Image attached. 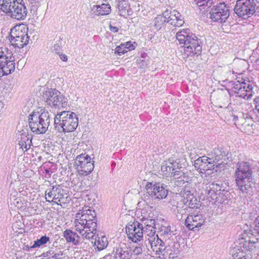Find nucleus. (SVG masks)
Returning <instances> with one entry per match:
<instances>
[{
	"label": "nucleus",
	"mask_w": 259,
	"mask_h": 259,
	"mask_svg": "<svg viewBox=\"0 0 259 259\" xmlns=\"http://www.w3.org/2000/svg\"><path fill=\"white\" fill-rule=\"evenodd\" d=\"M177 39L180 44H183L184 52L187 57L198 56L201 53L202 41L189 29H183L177 33Z\"/></svg>",
	"instance_id": "1"
},
{
	"label": "nucleus",
	"mask_w": 259,
	"mask_h": 259,
	"mask_svg": "<svg viewBox=\"0 0 259 259\" xmlns=\"http://www.w3.org/2000/svg\"><path fill=\"white\" fill-rule=\"evenodd\" d=\"M235 178L236 185L240 191L246 194L251 191L252 170L248 162L240 161L237 163Z\"/></svg>",
	"instance_id": "2"
},
{
	"label": "nucleus",
	"mask_w": 259,
	"mask_h": 259,
	"mask_svg": "<svg viewBox=\"0 0 259 259\" xmlns=\"http://www.w3.org/2000/svg\"><path fill=\"white\" fill-rule=\"evenodd\" d=\"M78 124V117L72 112L64 111L57 113L54 117L55 128L59 133L72 132L77 128Z\"/></svg>",
	"instance_id": "3"
},
{
	"label": "nucleus",
	"mask_w": 259,
	"mask_h": 259,
	"mask_svg": "<svg viewBox=\"0 0 259 259\" xmlns=\"http://www.w3.org/2000/svg\"><path fill=\"white\" fill-rule=\"evenodd\" d=\"M0 10L17 20L25 19L27 9L23 0H0Z\"/></svg>",
	"instance_id": "4"
},
{
	"label": "nucleus",
	"mask_w": 259,
	"mask_h": 259,
	"mask_svg": "<svg viewBox=\"0 0 259 259\" xmlns=\"http://www.w3.org/2000/svg\"><path fill=\"white\" fill-rule=\"evenodd\" d=\"M29 126L31 131L36 134H44L50 125V114L47 111L40 110L34 111L29 116Z\"/></svg>",
	"instance_id": "5"
},
{
	"label": "nucleus",
	"mask_w": 259,
	"mask_h": 259,
	"mask_svg": "<svg viewBox=\"0 0 259 259\" xmlns=\"http://www.w3.org/2000/svg\"><path fill=\"white\" fill-rule=\"evenodd\" d=\"M145 192L141 196L144 201L149 202L152 198L161 200L166 197L168 194L167 186L160 183H147L145 186Z\"/></svg>",
	"instance_id": "6"
},
{
	"label": "nucleus",
	"mask_w": 259,
	"mask_h": 259,
	"mask_svg": "<svg viewBox=\"0 0 259 259\" xmlns=\"http://www.w3.org/2000/svg\"><path fill=\"white\" fill-rule=\"evenodd\" d=\"M42 98L50 106L59 109L67 106V99L56 89L47 88L43 92Z\"/></svg>",
	"instance_id": "7"
},
{
	"label": "nucleus",
	"mask_w": 259,
	"mask_h": 259,
	"mask_svg": "<svg viewBox=\"0 0 259 259\" xmlns=\"http://www.w3.org/2000/svg\"><path fill=\"white\" fill-rule=\"evenodd\" d=\"M12 52L7 48H0V77L8 75L15 69Z\"/></svg>",
	"instance_id": "8"
},
{
	"label": "nucleus",
	"mask_w": 259,
	"mask_h": 259,
	"mask_svg": "<svg viewBox=\"0 0 259 259\" xmlns=\"http://www.w3.org/2000/svg\"><path fill=\"white\" fill-rule=\"evenodd\" d=\"M226 163L224 162L218 163L216 164L211 160H209L207 156H202L198 158L195 161L194 166L196 168L199 169L201 174H204L207 175H210L214 172L220 171L221 169H224Z\"/></svg>",
	"instance_id": "9"
},
{
	"label": "nucleus",
	"mask_w": 259,
	"mask_h": 259,
	"mask_svg": "<svg viewBox=\"0 0 259 259\" xmlns=\"http://www.w3.org/2000/svg\"><path fill=\"white\" fill-rule=\"evenodd\" d=\"M255 7L254 0H237L234 10L238 17L245 19L255 13Z\"/></svg>",
	"instance_id": "10"
},
{
	"label": "nucleus",
	"mask_w": 259,
	"mask_h": 259,
	"mask_svg": "<svg viewBox=\"0 0 259 259\" xmlns=\"http://www.w3.org/2000/svg\"><path fill=\"white\" fill-rule=\"evenodd\" d=\"M88 155L81 154L76 156L74 161V165L79 175L87 176L94 169V161Z\"/></svg>",
	"instance_id": "11"
},
{
	"label": "nucleus",
	"mask_w": 259,
	"mask_h": 259,
	"mask_svg": "<svg viewBox=\"0 0 259 259\" xmlns=\"http://www.w3.org/2000/svg\"><path fill=\"white\" fill-rule=\"evenodd\" d=\"M76 231L83 239H93L97 233V224L96 222H88L87 223H74Z\"/></svg>",
	"instance_id": "12"
},
{
	"label": "nucleus",
	"mask_w": 259,
	"mask_h": 259,
	"mask_svg": "<svg viewBox=\"0 0 259 259\" xmlns=\"http://www.w3.org/2000/svg\"><path fill=\"white\" fill-rule=\"evenodd\" d=\"M126 233L133 242L141 241L144 236L143 224L137 221L131 222L126 226Z\"/></svg>",
	"instance_id": "13"
},
{
	"label": "nucleus",
	"mask_w": 259,
	"mask_h": 259,
	"mask_svg": "<svg viewBox=\"0 0 259 259\" xmlns=\"http://www.w3.org/2000/svg\"><path fill=\"white\" fill-rule=\"evenodd\" d=\"M209 14V18L213 22H225L230 15L229 7L224 2L220 3L211 9Z\"/></svg>",
	"instance_id": "14"
},
{
	"label": "nucleus",
	"mask_w": 259,
	"mask_h": 259,
	"mask_svg": "<svg viewBox=\"0 0 259 259\" xmlns=\"http://www.w3.org/2000/svg\"><path fill=\"white\" fill-rule=\"evenodd\" d=\"M182 167L179 161L169 158L167 161H164L161 166V170L163 175L166 177H172L175 172Z\"/></svg>",
	"instance_id": "15"
},
{
	"label": "nucleus",
	"mask_w": 259,
	"mask_h": 259,
	"mask_svg": "<svg viewBox=\"0 0 259 259\" xmlns=\"http://www.w3.org/2000/svg\"><path fill=\"white\" fill-rule=\"evenodd\" d=\"M96 215L95 211L90 209L79 210L76 214L74 223L81 222L82 225H84V222L87 223L88 222H96L97 223Z\"/></svg>",
	"instance_id": "16"
},
{
	"label": "nucleus",
	"mask_w": 259,
	"mask_h": 259,
	"mask_svg": "<svg viewBox=\"0 0 259 259\" xmlns=\"http://www.w3.org/2000/svg\"><path fill=\"white\" fill-rule=\"evenodd\" d=\"M205 219L202 214H191L187 216L185 220V225L190 230H195V228H198L203 225Z\"/></svg>",
	"instance_id": "17"
},
{
	"label": "nucleus",
	"mask_w": 259,
	"mask_h": 259,
	"mask_svg": "<svg viewBox=\"0 0 259 259\" xmlns=\"http://www.w3.org/2000/svg\"><path fill=\"white\" fill-rule=\"evenodd\" d=\"M166 17L167 23L175 27L182 26L184 23L182 15L175 10H168L167 16Z\"/></svg>",
	"instance_id": "18"
},
{
	"label": "nucleus",
	"mask_w": 259,
	"mask_h": 259,
	"mask_svg": "<svg viewBox=\"0 0 259 259\" xmlns=\"http://www.w3.org/2000/svg\"><path fill=\"white\" fill-rule=\"evenodd\" d=\"M228 153L222 147H216L214 148L208 154L207 158L216 164L223 162L222 160L227 155Z\"/></svg>",
	"instance_id": "19"
},
{
	"label": "nucleus",
	"mask_w": 259,
	"mask_h": 259,
	"mask_svg": "<svg viewBox=\"0 0 259 259\" xmlns=\"http://www.w3.org/2000/svg\"><path fill=\"white\" fill-rule=\"evenodd\" d=\"M113 253L115 259H130L131 254L128 248L125 244L120 243L114 248Z\"/></svg>",
	"instance_id": "20"
},
{
	"label": "nucleus",
	"mask_w": 259,
	"mask_h": 259,
	"mask_svg": "<svg viewBox=\"0 0 259 259\" xmlns=\"http://www.w3.org/2000/svg\"><path fill=\"white\" fill-rule=\"evenodd\" d=\"M111 10V7L108 4H98L91 8V13L94 17L107 15L110 13Z\"/></svg>",
	"instance_id": "21"
},
{
	"label": "nucleus",
	"mask_w": 259,
	"mask_h": 259,
	"mask_svg": "<svg viewBox=\"0 0 259 259\" xmlns=\"http://www.w3.org/2000/svg\"><path fill=\"white\" fill-rule=\"evenodd\" d=\"M148 241L151 245V248L153 251L156 252V254L162 253L167 248L164 241L160 239L158 236H156V238H148Z\"/></svg>",
	"instance_id": "22"
},
{
	"label": "nucleus",
	"mask_w": 259,
	"mask_h": 259,
	"mask_svg": "<svg viewBox=\"0 0 259 259\" xmlns=\"http://www.w3.org/2000/svg\"><path fill=\"white\" fill-rule=\"evenodd\" d=\"M176 230L174 229V227L170 226H162L159 231V235L165 242L173 241L176 238Z\"/></svg>",
	"instance_id": "23"
},
{
	"label": "nucleus",
	"mask_w": 259,
	"mask_h": 259,
	"mask_svg": "<svg viewBox=\"0 0 259 259\" xmlns=\"http://www.w3.org/2000/svg\"><path fill=\"white\" fill-rule=\"evenodd\" d=\"M172 177L175 179V185L178 187H181L185 183H188L191 181L190 178L180 169L175 171Z\"/></svg>",
	"instance_id": "24"
},
{
	"label": "nucleus",
	"mask_w": 259,
	"mask_h": 259,
	"mask_svg": "<svg viewBox=\"0 0 259 259\" xmlns=\"http://www.w3.org/2000/svg\"><path fill=\"white\" fill-rule=\"evenodd\" d=\"M63 237L67 243H72L75 245H78L80 242V237L70 229H66L64 231Z\"/></svg>",
	"instance_id": "25"
},
{
	"label": "nucleus",
	"mask_w": 259,
	"mask_h": 259,
	"mask_svg": "<svg viewBox=\"0 0 259 259\" xmlns=\"http://www.w3.org/2000/svg\"><path fill=\"white\" fill-rule=\"evenodd\" d=\"M252 90V86L250 81L246 80V87L241 88L235 95L236 97L248 99L251 96Z\"/></svg>",
	"instance_id": "26"
},
{
	"label": "nucleus",
	"mask_w": 259,
	"mask_h": 259,
	"mask_svg": "<svg viewBox=\"0 0 259 259\" xmlns=\"http://www.w3.org/2000/svg\"><path fill=\"white\" fill-rule=\"evenodd\" d=\"M9 39L15 47L22 48L28 44L29 37L28 35H21V36L9 38Z\"/></svg>",
	"instance_id": "27"
},
{
	"label": "nucleus",
	"mask_w": 259,
	"mask_h": 259,
	"mask_svg": "<svg viewBox=\"0 0 259 259\" xmlns=\"http://www.w3.org/2000/svg\"><path fill=\"white\" fill-rule=\"evenodd\" d=\"M92 243L94 244L93 246L96 248H98L99 250H102L106 248L108 245L107 241L105 237L100 238L98 234L96 233V236L93 239H90Z\"/></svg>",
	"instance_id": "28"
},
{
	"label": "nucleus",
	"mask_w": 259,
	"mask_h": 259,
	"mask_svg": "<svg viewBox=\"0 0 259 259\" xmlns=\"http://www.w3.org/2000/svg\"><path fill=\"white\" fill-rule=\"evenodd\" d=\"M28 28L24 26H16L11 29L10 34V38L21 36L23 35H28Z\"/></svg>",
	"instance_id": "29"
},
{
	"label": "nucleus",
	"mask_w": 259,
	"mask_h": 259,
	"mask_svg": "<svg viewBox=\"0 0 259 259\" xmlns=\"http://www.w3.org/2000/svg\"><path fill=\"white\" fill-rule=\"evenodd\" d=\"M21 136V140L19 141V145L23 150L25 149V151H27L32 145L31 139H30V138L25 135Z\"/></svg>",
	"instance_id": "30"
},
{
	"label": "nucleus",
	"mask_w": 259,
	"mask_h": 259,
	"mask_svg": "<svg viewBox=\"0 0 259 259\" xmlns=\"http://www.w3.org/2000/svg\"><path fill=\"white\" fill-rule=\"evenodd\" d=\"M59 186H53L51 189H47L45 192L46 199L48 202H53L54 199H56L55 196L59 189Z\"/></svg>",
	"instance_id": "31"
},
{
	"label": "nucleus",
	"mask_w": 259,
	"mask_h": 259,
	"mask_svg": "<svg viewBox=\"0 0 259 259\" xmlns=\"http://www.w3.org/2000/svg\"><path fill=\"white\" fill-rule=\"evenodd\" d=\"M168 10L164 11L162 15H159L155 19V26L157 29H160L165 23H167Z\"/></svg>",
	"instance_id": "32"
},
{
	"label": "nucleus",
	"mask_w": 259,
	"mask_h": 259,
	"mask_svg": "<svg viewBox=\"0 0 259 259\" xmlns=\"http://www.w3.org/2000/svg\"><path fill=\"white\" fill-rule=\"evenodd\" d=\"M193 5H196L200 8L201 7L202 9H205L210 7L212 4V0H192Z\"/></svg>",
	"instance_id": "33"
},
{
	"label": "nucleus",
	"mask_w": 259,
	"mask_h": 259,
	"mask_svg": "<svg viewBox=\"0 0 259 259\" xmlns=\"http://www.w3.org/2000/svg\"><path fill=\"white\" fill-rule=\"evenodd\" d=\"M232 86V94H235L241 88H244L246 87V80H244L241 82L238 80L231 81L230 82Z\"/></svg>",
	"instance_id": "34"
},
{
	"label": "nucleus",
	"mask_w": 259,
	"mask_h": 259,
	"mask_svg": "<svg viewBox=\"0 0 259 259\" xmlns=\"http://www.w3.org/2000/svg\"><path fill=\"white\" fill-rule=\"evenodd\" d=\"M168 246H166V250L169 251V253H180V244L177 242H174L171 241L170 242L167 243Z\"/></svg>",
	"instance_id": "35"
},
{
	"label": "nucleus",
	"mask_w": 259,
	"mask_h": 259,
	"mask_svg": "<svg viewBox=\"0 0 259 259\" xmlns=\"http://www.w3.org/2000/svg\"><path fill=\"white\" fill-rule=\"evenodd\" d=\"M194 193L195 191L194 190L193 192L192 193V194L190 195V196H189L188 198H187V199L184 201V203L186 205H188V206L190 208L197 207V201L196 198L194 195Z\"/></svg>",
	"instance_id": "36"
},
{
	"label": "nucleus",
	"mask_w": 259,
	"mask_h": 259,
	"mask_svg": "<svg viewBox=\"0 0 259 259\" xmlns=\"http://www.w3.org/2000/svg\"><path fill=\"white\" fill-rule=\"evenodd\" d=\"M155 227H152V229L148 227L144 228V234L145 235V238L148 240V238H156V236L158 235L155 234Z\"/></svg>",
	"instance_id": "37"
},
{
	"label": "nucleus",
	"mask_w": 259,
	"mask_h": 259,
	"mask_svg": "<svg viewBox=\"0 0 259 259\" xmlns=\"http://www.w3.org/2000/svg\"><path fill=\"white\" fill-rule=\"evenodd\" d=\"M50 240V238L47 236H42L39 239H37L32 246V248L39 247L46 244Z\"/></svg>",
	"instance_id": "38"
},
{
	"label": "nucleus",
	"mask_w": 259,
	"mask_h": 259,
	"mask_svg": "<svg viewBox=\"0 0 259 259\" xmlns=\"http://www.w3.org/2000/svg\"><path fill=\"white\" fill-rule=\"evenodd\" d=\"M194 190L192 188L190 187L189 186H185L184 188L182 189V190L180 192V195L183 198V200L185 201L187 199L190 195L192 194V193L193 192Z\"/></svg>",
	"instance_id": "39"
},
{
	"label": "nucleus",
	"mask_w": 259,
	"mask_h": 259,
	"mask_svg": "<svg viewBox=\"0 0 259 259\" xmlns=\"http://www.w3.org/2000/svg\"><path fill=\"white\" fill-rule=\"evenodd\" d=\"M148 58L145 55H142L137 60V63L138 66L141 68H144L148 65Z\"/></svg>",
	"instance_id": "40"
},
{
	"label": "nucleus",
	"mask_w": 259,
	"mask_h": 259,
	"mask_svg": "<svg viewBox=\"0 0 259 259\" xmlns=\"http://www.w3.org/2000/svg\"><path fill=\"white\" fill-rule=\"evenodd\" d=\"M205 195L207 196L208 198H211L212 200H218V196L220 195L217 193L211 190L208 187L206 188L205 190Z\"/></svg>",
	"instance_id": "41"
},
{
	"label": "nucleus",
	"mask_w": 259,
	"mask_h": 259,
	"mask_svg": "<svg viewBox=\"0 0 259 259\" xmlns=\"http://www.w3.org/2000/svg\"><path fill=\"white\" fill-rule=\"evenodd\" d=\"M63 190L59 188V189L58 191V192L56 194V196H55L56 199H54V202L58 203L57 201H58L60 203H62L64 204L66 203L65 197L63 194Z\"/></svg>",
	"instance_id": "42"
},
{
	"label": "nucleus",
	"mask_w": 259,
	"mask_h": 259,
	"mask_svg": "<svg viewBox=\"0 0 259 259\" xmlns=\"http://www.w3.org/2000/svg\"><path fill=\"white\" fill-rule=\"evenodd\" d=\"M62 41L60 39L57 40L54 42V44L51 48L52 52L59 54L61 49Z\"/></svg>",
	"instance_id": "43"
},
{
	"label": "nucleus",
	"mask_w": 259,
	"mask_h": 259,
	"mask_svg": "<svg viewBox=\"0 0 259 259\" xmlns=\"http://www.w3.org/2000/svg\"><path fill=\"white\" fill-rule=\"evenodd\" d=\"M141 223L143 224V228L148 227L152 229V227H154L155 226V221L153 219L142 221Z\"/></svg>",
	"instance_id": "44"
},
{
	"label": "nucleus",
	"mask_w": 259,
	"mask_h": 259,
	"mask_svg": "<svg viewBox=\"0 0 259 259\" xmlns=\"http://www.w3.org/2000/svg\"><path fill=\"white\" fill-rule=\"evenodd\" d=\"M127 52V50H125V47L122 44L117 46L115 49V53L119 55H121Z\"/></svg>",
	"instance_id": "45"
},
{
	"label": "nucleus",
	"mask_w": 259,
	"mask_h": 259,
	"mask_svg": "<svg viewBox=\"0 0 259 259\" xmlns=\"http://www.w3.org/2000/svg\"><path fill=\"white\" fill-rule=\"evenodd\" d=\"M208 187L211 190H214V191L217 193L218 194L220 195L221 194V188L219 185L212 183L210 184Z\"/></svg>",
	"instance_id": "46"
},
{
	"label": "nucleus",
	"mask_w": 259,
	"mask_h": 259,
	"mask_svg": "<svg viewBox=\"0 0 259 259\" xmlns=\"http://www.w3.org/2000/svg\"><path fill=\"white\" fill-rule=\"evenodd\" d=\"M122 45L125 47V50H127V52L134 50L136 47V43L135 42L132 43L131 41H128Z\"/></svg>",
	"instance_id": "47"
},
{
	"label": "nucleus",
	"mask_w": 259,
	"mask_h": 259,
	"mask_svg": "<svg viewBox=\"0 0 259 259\" xmlns=\"http://www.w3.org/2000/svg\"><path fill=\"white\" fill-rule=\"evenodd\" d=\"M144 250V246L139 245L137 246H136L134 248V249L133 250V252L134 253V254H135L136 255H138V254L142 253Z\"/></svg>",
	"instance_id": "48"
},
{
	"label": "nucleus",
	"mask_w": 259,
	"mask_h": 259,
	"mask_svg": "<svg viewBox=\"0 0 259 259\" xmlns=\"http://www.w3.org/2000/svg\"><path fill=\"white\" fill-rule=\"evenodd\" d=\"M167 254L168 255L167 259H181L180 253L168 252Z\"/></svg>",
	"instance_id": "49"
},
{
	"label": "nucleus",
	"mask_w": 259,
	"mask_h": 259,
	"mask_svg": "<svg viewBox=\"0 0 259 259\" xmlns=\"http://www.w3.org/2000/svg\"><path fill=\"white\" fill-rule=\"evenodd\" d=\"M253 225L255 227V229L258 232L259 231V216H257L254 220L253 222Z\"/></svg>",
	"instance_id": "50"
},
{
	"label": "nucleus",
	"mask_w": 259,
	"mask_h": 259,
	"mask_svg": "<svg viewBox=\"0 0 259 259\" xmlns=\"http://www.w3.org/2000/svg\"><path fill=\"white\" fill-rule=\"evenodd\" d=\"M63 255V254L62 253H55L52 257L54 258V259H62V256Z\"/></svg>",
	"instance_id": "51"
},
{
	"label": "nucleus",
	"mask_w": 259,
	"mask_h": 259,
	"mask_svg": "<svg viewBox=\"0 0 259 259\" xmlns=\"http://www.w3.org/2000/svg\"><path fill=\"white\" fill-rule=\"evenodd\" d=\"M109 28L110 31H111L113 32H117L118 31V28L115 26H113L112 25H109Z\"/></svg>",
	"instance_id": "52"
},
{
	"label": "nucleus",
	"mask_w": 259,
	"mask_h": 259,
	"mask_svg": "<svg viewBox=\"0 0 259 259\" xmlns=\"http://www.w3.org/2000/svg\"><path fill=\"white\" fill-rule=\"evenodd\" d=\"M59 56H60V59L62 60L64 62H66L68 60L67 56L65 54H60Z\"/></svg>",
	"instance_id": "53"
},
{
	"label": "nucleus",
	"mask_w": 259,
	"mask_h": 259,
	"mask_svg": "<svg viewBox=\"0 0 259 259\" xmlns=\"http://www.w3.org/2000/svg\"><path fill=\"white\" fill-rule=\"evenodd\" d=\"M40 0H31V3H38Z\"/></svg>",
	"instance_id": "54"
},
{
	"label": "nucleus",
	"mask_w": 259,
	"mask_h": 259,
	"mask_svg": "<svg viewBox=\"0 0 259 259\" xmlns=\"http://www.w3.org/2000/svg\"><path fill=\"white\" fill-rule=\"evenodd\" d=\"M164 254H162V257L159 256L158 258H157V259H167L164 257Z\"/></svg>",
	"instance_id": "55"
},
{
	"label": "nucleus",
	"mask_w": 259,
	"mask_h": 259,
	"mask_svg": "<svg viewBox=\"0 0 259 259\" xmlns=\"http://www.w3.org/2000/svg\"><path fill=\"white\" fill-rule=\"evenodd\" d=\"M3 104L0 101V110H1L2 108H3Z\"/></svg>",
	"instance_id": "56"
},
{
	"label": "nucleus",
	"mask_w": 259,
	"mask_h": 259,
	"mask_svg": "<svg viewBox=\"0 0 259 259\" xmlns=\"http://www.w3.org/2000/svg\"><path fill=\"white\" fill-rule=\"evenodd\" d=\"M255 109H256V110H257L258 113H259V106L258 107V106H256L255 107Z\"/></svg>",
	"instance_id": "57"
},
{
	"label": "nucleus",
	"mask_w": 259,
	"mask_h": 259,
	"mask_svg": "<svg viewBox=\"0 0 259 259\" xmlns=\"http://www.w3.org/2000/svg\"><path fill=\"white\" fill-rule=\"evenodd\" d=\"M256 63L257 64L259 65V59H257L256 60Z\"/></svg>",
	"instance_id": "58"
},
{
	"label": "nucleus",
	"mask_w": 259,
	"mask_h": 259,
	"mask_svg": "<svg viewBox=\"0 0 259 259\" xmlns=\"http://www.w3.org/2000/svg\"><path fill=\"white\" fill-rule=\"evenodd\" d=\"M108 257H110V255H106L105 257H104V259H106Z\"/></svg>",
	"instance_id": "59"
},
{
	"label": "nucleus",
	"mask_w": 259,
	"mask_h": 259,
	"mask_svg": "<svg viewBox=\"0 0 259 259\" xmlns=\"http://www.w3.org/2000/svg\"><path fill=\"white\" fill-rule=\"evenodd\" d=\"M238 118V117L237 116H235V115L234 116V119L236 120V119H237Z\"/></svg>",
	"instance_id": "60"
},
{
	"label": "nucleus",
	"mask_w": 259,
	"mask_h": 259,
	"mask_svg": "<svg viewBox=\"0 0 259 259\" xmlns=\"http://www.w3.org/2000/svg\"><path fill=\"white\" fill-rule=\"evenodd\" d=\"M51 251H49V252H47V253H49L50 254H51Z\"/></svg>",
	"instance_id": "61"
},
{
	"label": "nucleus",
	"mask_w": 259,
	"mask_h": 259,
	"mask_svg": "<svg viewBox=\"0 0 259 259\" xmlns=\"http://www.w3.org/2000/svg\"><path fill=\"white\" fill-rule=\"evenodd\" d=\"M258 233H259V231H258Z\"/></svg>",
	"instance_id": "62"
}]
</instances>
